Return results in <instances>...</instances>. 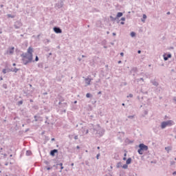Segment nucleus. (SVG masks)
<instances>
[{
	"label": "nucleus",
	"instance_id": "nucleus-1",
	"mask_svg": "<svg viewBox=\"0 0 176 176\" xmlns=\"http://www.w3.org/2000/svg\"><path fill=\"white\" fill-rule=\"evenodd\" d=\"M34 49L32 47H29L26 53H23L21 55L22 57V63L23 65H27L30 63H32Z\"/></svg>",
	"mask_w": 176,
	"mask_h": 176
},
{
	"label": "nucleus",
	"instance_id": "nucleus-2",
	"mask_svg": "<svg viewBox=\"0 0 176 176\" xmlns=\"http://www.w3.org/2000/svg\"><path fill=\"white\" fill-rule=\"evenodd\" d=\"M91 131L98 135V137H102L105 133V130L100 126L99 124H96V126L92 129H91Z\"/></svg>",
	"mask_w": 176,
	"mask_h": 176
},
{
	"label": "nucleus",
	"instance_id": "nucleus-3",
	"mask_svg": "<svg viewBox=\"0 0 176 176\" xmlns=\"http://www.w3.org/2000/svg\"><path fill=\"white\" fill-rule=\"evenodd\" d=\"M175 124V122L173 120H169L167 121H163L161 122L160 127L162 130H164L166 127H171L172 126H174Z\"/></svg>",
	"mask_w": 176,
	"mask_h": 176
},
{
	"label": "nucleus",
	"instance_id": "nucleus-4",
	"mask_svg": "<svg viewBox=\"0 0 176 176\" xmlns=\"http://www.w3.org/2000/svg\"><path fill=\"white\" fill-rule=\"evenodd\" d=\"M14 27L15 30H19V28H21V27H23V23L20 21H16L14 23Z\"/></svg>",
	"mask_w": 176,
	"mask_h": 176
},
{
	"label": "nucleus",
	"instance_id": "nucleus-5",
	"mask_svg": "<svg viewBox=\"0 0 176 176\" xmlns=\"http://www.w3.org/2000/svg\"><path fill=\"white\" fill-rule=\"evenodd\" d=\"M139 148L142 149V151H148V146L144 144H139Z\"/></svg>",
	"mask_w": 176,
	"mask_h": 176
},
{
	"label": "nucleus",
	"instance_id": "nucleus-6",
	"mask_svg": "<svg viewBox=\"0 0 176 176\" xmlns=\"http://www.w3.org/2000/svg\"><path fill=\"white\" fill-rule=\"evenodd\" d=\"M122 16H123V12H118L116 18L111 16V19H112L113 21H115V20H118V19L122 17Z\"/></svg>",
	"mask_w": 176,
	"mask_h": 176
},
{
	"label": "nucleus",
	"instance_id": "nucleus-7",
	"mask_svg": "<svg viewBox=\"0 0 176 176\" xmlns=\"http://www.w3.org/2000/svg\"><path fill=\"white\" fill-rule=\"evenodd\" d=\"M54 32H56V34H61V32H63V30H61V28L58 27H54Z\"/></svg>",
	"mask_w": 176,
	"mask_h": 176
},
{
	"label": "nucleus",
	"instance_id": "nucleus-8",
	"mask_svg": "<svg viewBox=\"0 0 176 176\" xmlns=\"http://www.w3.org/2000/svg\"><path fill=\"white\" fill-rule=\"evenodd\" d=\"M164 60V61H167L169 58H171V54H164L163 55Z\"/></svg>",
	"mask_w": 176,
	"mask_h": 176
},
{
	"label": "nucleus",
	"instance_id": "nucleus-9",
	"mask_svg": "<svg viewBox=\"0 0 176 176\" xmlns=\"http://www.w3.org/2000/svg\"><path fill=\"white\" fill-rule=\"evenodd\" d=\"M82 132L83 135H86V134H89V129H86L85 127H82Z\"/></svg>",
	"mask_w": 176,
	"mask_h": 176
},
{
	"label": "nucleus",
	"instance_id": "nucleus-10",
	"mask_svg": "<svg viewBox=\"0 0 176 176\" xmlns=\"http://www.w3.org/2000/svg\"><path fill=\"white\" fill-rule=\"evenodd\" d=\"M7 53L8 54H13V53H14V47L9 48L8 50L7 51Z\"/></svg>",
	"mask_w": 176,
	"mask_h": 176
},
{
	"label": "nucleus",
	"instance_id": "nucleus-11",
	"mask_svg": "<svg viewBox=\"0 0 176 176\" xmlns=\"http://www.w3.org/2000/svg\"><path fill=\"white\" fill-rule=\"evenodd\" d=\"M58 152V149H54L50 151V154L51 156H55L56 153H57Z\"/></svg>",
	"mask_w": 176,
	"mask_h": 176
},
{
	"label": "nucleus",
	"instance_id": "nucleus-12",
	"mask_svg": "<svg viewBox=\"0 0 176 176\" xmlns=\"http://www.w3.org/2000/svg\"><path fill=\"white\" fill-rule=\"evenodd\" d=\"M91 82V78H85V83H86L87 85H90V82Z\"/></svg>",
	"mask_w": 176,
	"mask_h": 176
},
{
	"label": "nucleus",
	"instance_id": "nucleus-13",
	"mask_svg": "<svg viewBox=\"0 0 176 176\" xmlns=\"http://www.w3.org/2000/svg\"><path fill=\"white\" fill-rule=\"evenodd\" d=\"M151 83L153 85V86H159V82H157L156 80H151Z\"/></svg>",
	"mask_w": 176,
	"mask_h": 176
},
{
	"label": "nucleus",
	"instance_id": "nucleus-14",
	"mask_svg": "<svg viewBox=\"0 0 176 176\" xmlns=\"http://www.w3.org/2000/svg\"><path fill=\"white\" fill-rule=\"evenodd\" d=\"M43 42H44L45 45H49V43H50V40L45 38L43 40Z\"/></svg>",
	"mask_w": 176,
	"mask_h": 176
},
{
	"label": "nucleus",
	"instance_id": "nucleus-15",
	"mask_svg": "<svg viewBox=\"0 0 176 176\" xmlns=\"http://www.w3.org/2000/svg\"><path fill=\"white\" fill-rule=\"evenodd\" d=\"M145 20H146V14H144L143 18L141 19V21H142V23H145Z\"/></svg>",
	"mask_w": 176,
	"mask_h": 176
},
{
	"label": "nucleus",
	"instance_id": "nucleus-16",
	"mask_svg": "<svg viewBox=\"0 0 176 176\" xmlns=\"http://www.w3.org/2000/svg\"><path fill=\"white\" fill-rule=\"evenodd\" d=\"M126 164L128 165L131 164V157L127 159Z\"/></svg>",
	"mask_w": 176,
	"mask_h": 176
},
{
	"label": "nucleus",
	"instance_id": "nucleus-17",
	"mask_svg": "<svg viewBox=\"0 0 176 176\" xmlns=\"http://www.w3.org/2000/svg\"><path fill=\"white\" fill-rule=\"evenodd\" d=\"M144 150L139 148V149L138 150V152L139 155H144V153L142 152Z\"/></svg>",
	"mask_w": 176,
	"mask_h": 176
},
{
	"label": "nucleus",
	"instance_id": "nucleus-18",
	"mask_svg": "<svg viewBox=\"0 0 176 176\" xmlns=\"http://www.w3.org/2000/svg\"><path fill=\"white\" fill-rule=\"evenodd\" d=\"M117 168H120L122 167V162H118L116 166Z\"/></svg>",
	"mask_w": 176,
	"mask_h": 176
},
{
	"label": "nucleus",
	"instance_id": "nucleus-19",
	"mask_svg": "<svg viewBox=\"0 0 176 176\" xmlns=\"http://www.w3.org/2000/svg\"><path fill=\"white\" fill-rule=\"evenodd\" d=\"M122 168H124L125 170L127 169V168H129V165H128L127 164H124V165L122 166Z\"/></svg>",
	"mask_w": 176,
	"mask_h": 176
},
{
	"label": "nucleus",
	"instance_id": "nucleus-20",
	"mask_svg": "<svg viewBox=\"0 0 176 176\" xmlns=\"http://www.w3.org/2000/svg\"><path fill=\"white\" fill-rule=\"evenodd\" d=\"M10 71H12V72H15V74H16V72L19 71V69L15 67L13 69V70H10Z\"/></svg>",
	"mask_w": 176,
	"mask_h": 176
},
{
	"label": "nucleus",
	"instance_id": "nucleus-21",
	"mask_svg": "<svg viewBox=\"0 0 176 176\" xmlns=\"http://www.w3.org/2000/svg\"><path fill=\"white\" fill-rule=\"evenodd\" d=\"M7 16H8V17H9V18H10V19H14V15L8 14Z\"/></svg>",
	"mask_w": 176,
	"mask_h": 176
},
{
	"label": "nucleus",
	"instance_id": "nucleus-22",
	"mask_svg": "<svg viewBox=\"0 0 176 176\" xmlns=\"http://www.w3.org/2000/svg\"><path fill=\"white\" fill-rule=\"evenodd\" d=\"M86 97H87V98H90V97H93V96L91 94L88 93L86 94Z\"/></svg>",
	"mask_w": 176,
	"mask_h": 176
},
{
	"label": "nucleus",
	"instance_id": "nucleus-23",
	"mask_svg": "<svg viewBox=\"0 0 176 176\" xmlns=\"http://www.w3.org/2000/svg\"><path fill=\"white\" fill-rule=\"evenodd\" d=\"M38 68H43V63H38Z\"/></svg>",
	"mask_w": 176,
	"mask_h": 176
},
{
	"label": "nucleus",
	"instance_id": "nucleus-24",
	"mask_svg": "<svg viewBox=\"0 0 176 176\" xmlns=\"http://www.w3.org/2000/svg\"><path fill=\"white\" fill-rule=\"evenodd\" d=\"M165 151H168V153L171 151V148H170V146L168 147H165Z\"/></svg>",
	"mask_w": 176,
	"mask_h": 176
},
{
	"label": "nucleus",
	"instance_id": "nucleus-25",
	"mask_svg": "<svg viewBox=\"0 0 176 176\" xmlns=\"http://www.w3.org/2000/svg\"><path fill=\"white\" fill-rule=\"evenodd\" d=\"M31 155V151H26V156H30Z\"/></svg>",
	"mask_w": 176,
	"mask_h": 176
},
{
	"label": "nucleus",
	"instance_id": "nucleus-26",
	"mask_svg": "<svg viewBox=\"0 0 176 176\" xmlns=\"http://www.w3.org/2000/svg\"><path fill=\"white\" fill-rule=\"evenodd\" d=\"M131 36H132V38H134V36H135V32H131Z\"/></svg>",
	"mask_w": 176,
	"mask_h": 176
},
{
	"label": "nucleus",
	"instance_id": "nucleus-27",
	"mask_svg": "<svg viewBox=\"0 0 176 176\" xmlns=\"http://www.w3.org/2000/svg\"><path fill=\"white\" fill-rule=\"evenodd\" d=\"M58 166H60V169L63 170L64 169V166H63V163H60L59 164H58Z\"/></svg>",
	"mask_w": 176,
	"mask_h": 176
},
{
	"label": "nucleus",
	"instance_id": "nucleus-28",
	"mask_svg": "<svg viewBox=\"0 0 176 176\" xmlns=\"http://www.w3.org/2000/svg\"><path fill=\"white\" fill-rule=\"evenodd\" d=\"M34 122H38L39 120L38 118H38V116H34Z\"/></svg>",
	"mask_w": 176,
	"mask_h": 176
},
{
	"label": "nucleus",
	"instance_id": "nucleus-29",
	"mask_svg": "<svg viewBox=\"0 0 176 176\" xmlns=\"http://www.w3.org/2000/svg\"><path fill=\"white\" fill-rule=\"evenodd\" d=\"M2 72H3V74H6L8 72V69H3Z\"/></svg>",
	"mask_w": 176,
	"mask_h": 176
},
{
	"label": "nucleus",
	"instance_id": "nucleus-30",
	"mask_svg": "<svg viewBox=\"0 0 176 176\" xmlns=\"http://www.w3.org/2000/svg\"><path fill=\"white\" fill-rule=\"evenodd\" d=\"M18 105H23V100H20L18 102Z\"/></svg>",
	"mask_w": 176,
	"mask_h": 176
},
{
	"label": "nucleus",
	"instance_id": "nucleus-31",
	"mask_svg": "<svg viewBox=\"0 0 176 176\" xmlns=\"http://www.w3.org/2000/svg\"><path fill=\"white\" fill-rule=\"evenodd\" d=\"M44 163H45V164H46L47 166H49V164H50V162H49L48 161H45Z\"/></svg>",
	"mask_w": 176,
	"mask_h": 176
},
{
	"label": "nucleus",
	"instance_id": "nucleus-32",
	"mask_svg": "<svg viewBox=\"0 0 176 176\" xmlns=\"http://www.w3.org/2000/svg\"><path fill=\"white\" fill-rule=\"evenodd\" d=\"M174 164H175V162L170 161V166H174Z\"/></svg>",
	"mask_w": 176,
	"mask_h": 176
},
{
	"label": "nucleus",
	"instance_id": "nucleus-33",
	"mask_svg": "<svg viewBox=\"0 0 176 176\" xmlns=\"http://www.w3.org/2000/svg\"><path fill=\"white\" fill-rule=\"evenodd\" d=\"M3 89H8V85L6 84L3 85Z\"/></svg>",
	"mask_w": 176,
	"mask_h": 176
},
{
	"label": "nucleus",
	"instance_id": "nucleus-34",
	"mask_svg": "<svg viewBox=\"0 0 176 176\" xmlns=\"http://www.w3.org/2000/svg\"><path fill=\"white\" fill-rule=\"evenodd\" d=\"M128 118L129 119H134V116H129Z\"/></svg>",
	"mask_w": 176,
	"mask_h": 176
},
{
	"label": "nucleus",
	"instance_id": "nucleus-35",
	"mask_svg": "<svg viewBox=\"0 0 176 176\" xmlns=\"http://www.w3.org/2000/svg\"><path fill=\"white\" fill-rule=\"evenodd\" d=\"M35 61H39V58L38 57V56H36Z\"/></svg>",
	"mask_w": 176,
	"mask_h": 176
},
{
	"label": "nucleus",
	"instance_id": "nucleus-36",
	"mask_svg": "<svg viewBox=\"0 0 176 176\" xmlns=\"http://www.w3.org/2000/svg\"><path fill=\"white\" fill-rule=\"evenodd\" d=\"M13 69H14L13 68L8 69L7 72H12V71H13Z\"/></svg>",
	"mask_w": 176,
	"mask_h": 176
},
{
	"label": "nucleus",
	"instance_id": "nucleus-37",
	"mask_svg": "<svg viewBox=\"0 0 176 176\" xmlns=\"http://www.w3.org/2000/svg\"><path fill=\"white\" fill-rule=\"evenodd\" d=\"M127 97H130V98H133V94H130Z\"/></svg>",
	"mask_w": 176,
	"mask_h": 176
},
{
	"label": "nucleus",
	"instance_id": "nucleus-38",
	"mask_svg": "<svg viewBox=\"0 0 176 176\" xmlns=\"http://www.w3.org/2000/svg\"><path fill=\"white\" fill-rule=\"evenodd\" d=\"M121 21H126V18L122 17V18H121Z\"/></svg>",
	"mask_w": 176,
	"mask_h": 176
},
{
	"label": "nucleus",
	"instance_id": "nucleus-39",
	"mask_svg": "<svg viewBox=\"0 0 176 176\" xmlns=\"http://www.w3.org/2000/svg\"><path fill=\"white\" fill-rule=\"evenodd\" d=\"M78 135L74 136V140H78Z\"/></svg>",
	"mask_w": 176,
	"mask_h": 176
},
{
	"label": "nucleus",
	"instance_id": "nucleus-40",
	"mask_svg": "<svg viewBox=\"0 0 176 176\" xmlns=\"http://www.w3.org/2000/svg\"><path fill=\"white\" fill-rule=\"evenodd\" d=\"M52 167H47V170H52Z\"/></svg>",
	"mask_w": 176,
	"mask_h": 176
},
{
	"label": "nucleus",
	"instance_id": "nucleus-41",
	"mask_svg": "<svg viewBox=\"0 0 176 176\" xmlns=\"http://www.w3.org/2000/svg\"><path fill=\"white\" fill-rule=\"evenodd\" d=\"M120 56H122V57H123L124 56V54L123 52H121Z\"/></svg>",
	"mask_w": 176,
	"mask_h": 176
},
{
	"label": "nucleus",
	"instance_id": "nucleus-42",
	"mask_svg": "<svg viewBox=\"0 0 176 176\" xmlns=\"http://www.w3.org/2000/svg\"><path fill=\"white\" fill-rule=\"evenodd\" d=\"M144 114L148 115V111L145 110L144 111Z\"/></svg>",
	"mask_w": 176,
	"mask_h": 176
},
{
	"label": "nucleus",
	"instance_id": "nucleus-43",
	"mask_svg": "<svg viewBox=\"0 0 176 176\" xmlns=\"http://www.w3.org/2000/svg\"><path fill=\"white\" fill-rule=\"evenodd\" d=\"M98 157H100V154H98V155H96V159L98 160Z\"/></svg>",
	"mask_w": 176,
	"mask_h": 176
},
{
	"label": "nucleus",
	"instance_id": "nucleus-44",
	"mask_svg": "<svg viewBox=\"0 0 176 176\" xmlns=\"http://www.w3.org/2000/svg\"><path fill=\"white\" fill-rule=\"evenodd\" d=\"M45 138H46L47 141H49V140H50V138L49 137H46Z\"/></svg>",
	"mask_w": 176,
	"mask_h": 176
},
{
	"label": "nucleus",
	"instance_id": "nucleus-45",
	"mask_svg": "<svg viewBox=\"0 0 176 176\" xmlns=\"http://www.w3.org/2000/svg\"><path fill=\"white\" fill-rule=\"evenodd\" d=\"M63 107H67V103H63Z\"/></svg>",
	"mask_w": 176,
	"mask_h": 176
},
{
	"label": "nucleus",
	"instance_id": "nucleus-46",
	"mask_svg": "<svg viewBox=\"0 0 176 176\" xmlns=\"http://www.w3.org/2000/svg\"><path fill=\"white\" fill-rule=\"evenodd\" d=\"M173 175H176V171H174V172L173 173Z\"/></svg>",
	"mask_w": 176,
	"mask_h": 176
},
{
	"label": "nucleus",
	"instance_id": "nucleus-47",
	"mask_svg": "<svg viewBox=\"0 0 176 176\" xmlns=\"http://www.w3.org/2000/svg\"><path fill=\"white\" fill-rule=\"evenodd\" d=\"M138 54H141V50L138 51Z\"/></svg>",
	"mask_w": 176,
	"mask_h": 176
},
{
	"label": "nucleus",
	"instance_id": "nucleus-48",
	"mask_svg": "<svg viewBox=\"0 0 176 176\" xmlns=\"http://www.w3.org/2000/svg\"><path fill=\"white\" fill-rule=\"evenodd\" d=\"M76 149H80V146H76Z\"/></svg>",
	"mask_w": 176,
	"mask_h": 176
},
{
	"label": "nucleus",
	"instance_id": "nucleus-49",
	"mask_svg": "<svg viewBox=\"0 0 176 176\" xmlns=\"http://www.w3.org/2000/svg\"><path fill=\"white\" fill-rule=\"evenodd\" d=\"M59 8H63V3H60Z\"/></svg>",
	"mask_w": 176,
	"mask_h": 176
},
{
	"label": "nucleus",
	"instance_id": "nucleus-50",
	"mask_svg": "<svg viewBox=\"0 0 176 176\" xmlns=\"http://www.w3.org/2000/svg\"><path fill=\"white\" fill-rule=\"evenodd\" d=\"M113 36H116V33L113 32Z\"/></svg>",
	"mask_w": 176,
	"mask_h": 176
},
{
	"label": "nucleus",
	"instance_id": "nucleus-51",
	"mask_svg": "<svg viewBox=\"0 0 176 176\" xmlns=\"http://www.w3.org/2000/svg\"><path fill=\"white\" fill-rule=\"evenodd\" d=\"M140 80H142V82H144V78H140Z\"/></svg>",
	"mask_w": 176,
	"mask_h": 176
},
{
	"label": "nucleus",
	"instance_id": "nucleus-52",
	"mask_svg": "<svg viewBox=\"0 0 176 176\" xmlns=\"http://www.w3.org/2000/svg\"><path fill=\"white\" fill-rule=\"evenodd\" d=\"M0 80H3V78H2V76H0Z\"/></svg>",
	"mask_w": 176,
	"mask_h": 176
},
{
	"label": "nucleus",
	"instance_id": "nucleus-53",
	"mask_svg": "<svg viewBox=\"0 0 176 176\" xmlns=\"http://www.w3.org/2000/svg\"><path fill=\"white\" fill-rule=\"evenodd\" d=\"M51 141H56V139L52 138V139H51Z\"/></svg>",
	"mask_w": 176,
	"mask_h": 176
},
{
	"label": "nucleus",
	"instance_id": "nucleus-54",
	"mask_svg": "<svg viewBox=\"0 0 176 176\" xmlns=\"http://www.w3.org/2000/svg\"><path fill=\"white\" fill-rule=\"evenodd\" d=\"M120 24H122V25H124V22H121Z\"/></svg>",
	"mask_w": 176,
	"mask_h": 176
},
{
	"label": "nucleus",
	"instance_id": "nucleus-55",
	"mask_svg": "<svg viewBox=\"0 0 176 176\" xmlns=\"http://www.w3.org/2000/svg\"><path fill=\"white\" fill-rule=\"evenodd\" d=\"M118 64H122V60H119Z\"/></svg>",
	"mask_w": 176,
	"mask_h": 176
},
{
	"label": "nucleus",
	"instance_id": "nucleus-56",
	"mask_svg": "<svg viewBox=\"0 0 176 176\" xmlns=\"http://www.w3.org/2000/svg\"><path fill=\"white\" fill-rule=\"evenodd\" d=\"M173 100H175V102H176V97L173 98Z\"/></svg>",
	"mask_w": 176,
	"mask_h": 176
},
{
	"label": "nucleus",
	"instance_id": "nucleus-57",
	"mask_svg": "<svg viewBox=\"0 0 176 176\" xmlns=\"http://www.w3.org/2000/svg\"><path fill=\"white\" fill-rule=\"evenodd\" d=\"M13 67H16V63L12 64Z\"/></svg>",
	"mask_w": 176,
	"mask_h": 176
},
{
	"label": "nucleus",
	"instance_id": "nucleus-58",
	"mask_svg": "<svg viewBox=\"0 0 176 176\" xmlns=\"http://www.w3.org/2000/svg\"><path fill=\"white\" fill-rule=\"evenodd\" d=\"M30 102H34V100H32V99H30Z\"/></svg>",
	"mask_w": 176,
	"mask_h": 176
},
{
	"label": "nucleus",
	"instance_id": "nucleus-59",
	"mask_svg": "<svg viewBox=\"0 0 176 176\" xmlns=\"http://www.w3.org/2000/svg\"><path fill=\"white\" fill-rule=\"evenodd\" d=\"M58 104H59V105H61V101H60V102H58Z\"/></svg>",
	"mask_w": 176,
	"mask_h": 176
},
{
	"label": "nucleus",
	"instance_id": "nucleus-60",
	"mask_svg": "<svg viewBox=\"0 0 176 176\" xmlns=\"http://www.w3.org/2000/svg\"><path fill=\"white\" fill-rule=\"evenodd\" d=\"M82 58H85V57H86V56H85V55H82Z\"/></svg>",
	"mask_w": 176,
	"mask_h": 176
},
{
	"label": "nucleus",
	"instance_id": "nucleus-61",
	"mask_svg": "<svg viewBox=\"0 0 176 176\" xmlns=\"http://www.w3.org/2000/svg\"><path fill=\"white\" fill-rule=\"evenodd\" d=\"M0 6H1V8H3V5H2V4Z\"/></svg>",
	"mask_w": 176,
	"mask_h": 176
},
{
	"label": "nucleus",
	"instance_id": "nucleus-62",
	"mask_svg": "<svg viewBox=\"0 0 176 176\" xmlns=\"http://www.w3.org/2000/svg\"><path fill=\"white\" fill-rule=\"evenodd\" d=\"M166 14H170V12H168L166 13Z\"/></svg>",
	"mask_w": 176,
	"mask_h": 176
},
{
	"label": "nucleus",
	"instance_id": "nucleus-63",
	"mask_svg": "<svg viewBox=\"0 0 176 176\" xmlns=\"http://www.w3.org/2000/svg\"><path fill=\"white\" fill-rule=\"evenodd\" d=\"M98 94H101V91H99V92L98 93Z\"/></svg>",
	"mask_w": 176,
	"mask_h": 176
},
{
	"label": "nucleus",
	"instance_id": "nucleus-64",
	"mask_svg": "<svg viewBox=\"0 0 176 176\" xmlns=\"http://www.w3.org/2000/svg\"><path fill=\"white\" fill-rule=\"evenodd\" d=\"M122 107H124V103H122Z\"/></svg>",
	"mask_w": 176,
	"mask_h": 176
}]
</instances>
